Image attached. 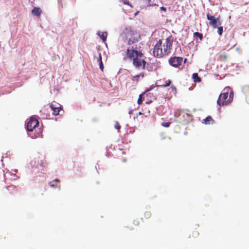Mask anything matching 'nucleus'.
Wrapping results in <instances>:
<instances>
[{"label": "nucleus", "instance_id": "obj_1", "mask_svg": "<svg viewBox=\"0 0 249 249\" xmlns=\"http://www.w3.org/2000/svg\"><path fill=\"white\" fill-rule=\"evenodd\" d=\"M138 49L137 45H135V47H129L126 50V56L129 59L132 60L133 65L135 67L144 70L146 62L143 58V54L141 51H138Z\"/></svg>", "mask_w": 249, "mask_h": 249}, {"label": "nucleus", "instance_id": "obj_2", "mask_svg": "<svg viewBox=\"0 0 249 249\" xmlns=\"http://www.w3.org/2000/svg\"><path fill=\"white\" fill-rule=\"evenodd\" d=\"M173 43V37L170 36L165 40L160 39L155 45L153 49V54L156 57H161L167 55L170 52Z\"/></svg>", "mask_w": 249, "mask_h": 249}, {"label": "nucleus", "instance_id": "obj_3", "mask_svg": "<svg viewBox=\"0 0 249 249\" xmlns=\"http://www.w3.org/2000/svg\"><path fill=\"white\" fill-rule=\"evenodd\" d=\"M127 41V45L130 46L137 43L140 39V35L136 31L130 28H126L123 32Z\"/></svg>", "mask_w": 249, "mask_h": 249}, {"label": "nucleus", "instance_id": "obj_4", "mask_svg": "<svg viewBox=\"0 0 249 249\" xmlns=\"http://www.w3.org/2000/svg\"><path fill=\"white\" fill-rule=\"evenodd\" d=\"M233 97V94L231 92L230 93L228 92H223L219 95L217 104L219 106L228 105L232 101Z\"/></svg>", "mask_w": 249, "mask_h": 249}, {"label": "nucleus", "instance_id": "obj_5", "mask_svg": "<svg viewBox=\"0 0 249 249\" xmlns=\"http://www.w3.org/2000/svg\"><path fill=\"white\" fill-rule=\"evenodd\" d=\"M207 18L208 20H210L209 25L213 28H216L221 25L219 18H216L214 16H211L209 14H207Z\"/></svg>", "mask_w": 249, "mask_h": 249}, {"label": "nucleus", "instance_id": "obj_6", "mask_svg": "<svg viewBox=\"0 0 249 249\" xmlns=\"http://www.w3.org/2000/svg\"><path fill=\"white\" fill-rule=\"evenodd\" d=\"M39 124L38 120L34 117H31L27 124V129L29 131H32L37 125Z\"/></svg>", "mask_w": 249, "mask_h": 249}, {"label": "nucleus", "instance_id": "obj_7", "mask_svg": "<svg viewBox=\"0 0 249 249\" xmlns=\"http://www.w3.org/2000/svg\"><path fill=\"white\" fill-rule=\"evenodd\" d=\"M183 58L181 57L174 56L169 59V63L174 67L177 68L181 65Z\"/></svg>", "mask_w": 249, "mask_h": 249}, {"label": "nucleus", "instance_id": "obj_8", "mask_svg": "<svg viewBox=\"0 0 249 249\" xmlns=\"http://www.w3.org/2000/svg\"><path fill=\"white\" fill-rule=\"evenodd\" d=\"M49 107L51 110L53 111V114L55 115H58L60 110L62 109V107L60 104H50Z\"/></svg>", "mask_w": 249, "mask_h": 249}, {"label": "nucleus", "instance_id": "obj_9", "mask_svg": "<svg viewBox=\"0 0 249 249\" xmlns=\"http://www.w3.org/2000/svg\"><path fill=\"white\" fill-rule=\"evenodd\" d=\"M242 91L244 94L246 101L249 104V85H245L242 88Z\"/></svg>", "mask_w": 249, "mask_h": 249}, {"label": "nucleus", "instance_id": "obj_10", "mask_svg": "<svg viewBox=\"0 0 249 249\" xmlns=\"http://www.w3.org/2000/svg\"><path fill=\"white\" fill-rule=\"evenodd\" d=\"M202 123L205 124H213L214 123V121L213 119L211 116H208L205 119L202 120Z\"/></svg>", "mask_w": 249, "mask_h": 249}, {"label": "nucleus", "instance_id": "obj_11", "mask_svg": "<svg viewBox=\"0 0 249 249\" xmlns=\"http://www.w3.org/2000/svg\"><path fill=\"white\" fill-rule=\"evenodd\" d=\"M228 57V54L227 53L225 52H221L219 57V59L221 61H225L227 59Z\"/></svg>", "mask_w": 249, "mask_h": 249}, {"label": "nucleus", "instance_id": "obj_12", "mask_svg": "<svg viewBox=\"0 0 249 249\" xmlns=\"http://www.w3.org/2000/svg\"><path fill=\"white\" fill-rule=\"evenodd\" d=\"M41 10L38 7H34L32 11V13L33 15L36 16H39L41 14Z\"/></svg>", "mask_w": 249, "mask_h": 249}, {"label": "nucleus", "instance_id": "obj_13", "mask_svg": "<svg viewBox=\"0 0 249 249\" xmlns=\"http://www.w3.org/2000/svg\"><path fill=\"white\" fill-rule=\"evenodd\" d=\"M49 184L51 187H59V180L58 179H54V180L50 182Z\"/></svg>", "mask_w": 249, "mask_h": 249}, {"label": "nucleus", "instance_id": "obj_14", "mask_svg": "<svg viewBox=\"0 0 249 249\" xmlns=\"http://www.w3.org/2000/svg\"><path fill=\"white\" fill-rule=\"evenodd\" d=\"M144 76V72H142L139 74L136 75L133 77V80L138 82L140 78H143Z\"/></svg>", "mask_w": 249, "mask_h": 249}, {"label": "nucleus", "instance_id": "obj_15", "mask_svg": "<svg viewBox=\"0 0 249 249\" xmlns=\"http://www.w3.org/2000/svg\"><path fill=\"white\" fill-rule=\"evenodd\" d=\"M98 35L100 36V38L102 39L103 41H105L106 40L107 38V33L102 32V33H99Z\"/></svg>", "mask_w": 249, "mask_h": 249}, {"label": "nucleus", "instance_id": "obj_16", "mask_svg": "<svg viewBox=\"0 0 249 249\" xmlns=\"http://www.w3.org/2000/svg\"><path fill=\"white\" fill-rule=\"evenodd\" d=\"M192 77L194 79V82H201V78L198 76V74L197 73H194L193 74Z\"/></svg>", "mask_w": 249, "mask_h": 249}, {"label": "nucleus", "instance_id": "obj_17", "mask_svg": "<svg viewBox=\"0 0 249 249\" xmlns=\"http://www.w3.org/2000/svg\"><path fill=\"white\" fill-rule=\"evenodd\" d=\"M193 36L194 37H198L200 40H202L203 39V35L201 33H199L198 32H195L194 33Z\"/></svg>", "mask_w": 249, "mask_h": 249}, {"label": "nucleus", "instance_id": "obj_18", "mask_svg": "<svg viewBox=\"0 0 249 249\" xmlns=\"http://www.w3.org/2000/svg\"><path fill=\"white\" fill-rule=\"evenodd\" d=\"M223 32V28L222 26H219L217 28V33L219 36H221Z\"/></svg>", "mask_w": 249, "mask_h": 249}, {"label": "nucleus", "instance_id": "obj_19", "mask_svg": "<svg viewBox=\"0 0 249 249\" xmlns=\"http://www.w3.org/2000/svg\"><path fill=\"white\" fill-rule=\"evenodd\" d=\"M171 83V81L170 80H168L165 81V84L162 85L158 86L159 87H166L169 86Z\"/></svg>", "mask_w": 249, "mask_h": 249}, {"label": "nucleus", "instance_id": "obj_20", "mask_svg": "<svg viewBox=\"0 0 249 249\" xmlns=\"http://www.w3.org/2000/svg\"><path fill=\"white\" fill-rule=\"evenodd\" d=\"M151 216V212L149 211H146L144 213V216L145 218L148 219Z\"/></svg>", "mask_w": 249, "mask_h": 249}, {"label": "nucleus", "instance_id": "obj_21", "mask_svg": "<svg viewBox=\"0 0 249 249\" xmlns=\"http://www.w3.org/2000/svg\"><path fill=\"white\" fill-rule=\"evenodd\" d=\"M114 127L116 129H117L119 131H120V129H121V126L118 121L115 122Z\"/></svg>", "mask_w": 249, "mask_h": 249}, {"label": "nucleus", "instance_id": "obj_22", "mask_svg": "<svg viewBox=\"0 0 249 249\" xmlns=\"http://www.w3.org/2000/svg\"><path fill=\"white\" fill-rule=\"evenodd\" d=\"M199 235V232L198 231L195 230L194 231L192 232V237L194 238H196Z\"/></svg>", "mask_w": 249, "mask_h": 249}, {"label": "nucleus", "instance_id": "obj_23", "mask_svg": "<svg viewBox=\"0 0 249 249\" xmlns=\"http://www.w3.org/2000/svg\"><path fill=\"white\" fill-rule=\"evenodd\" d=\"M142 95H143V94H141L139 95V98L137 101V103L139 105L141 104L142 102V101H143L142 100Z\"/></svg>", "mask_w": 249, "mask_h": 249}, {"label": "nucleus", "instance_id": "obj_24", "mask_svg": "<svg viewBox=\"0 0 249 249\" xmlns=\"http://www.w3.org/2000/svg\"><path fill=\"white\" fill-rule=\"evenodd\" d=\"M174 116L177 119V121H178V109H177L175 111Z\"/></svg>", "mask_w": 249, "mask_h": 249}, {"label": "nucleus", "instance_id": "obj_25", "mask_svg": "<svg viewBox=\"0 0 249 249\" xmlns=\"http://www.w3.org/2000/svg\"><path fill=\"white\" fill-rule=\"evenodd\" d=\"M99 68L102 71H103L104 65H103V62L101 61V62L100 63H99Z\"/></svg>", "mask_w": 249, "mask_h": 249}, {"label": "nucleus", "instance_id": "obj_26", "mask_svg": "<svg viewBox=\"0 0 249 249\" xmlns=\"http://www.w3.org/2000/svg\"><path fill=\"white\" fill-rule=\"evenodd\" d=\"M133 224L136 226H138L140 224V222L138 219H135L133 221Z\"/></svg>", "mask_w": 249, "mask_h": 249}, {"label": "nucleus", "instance_id": "obj_27", "mask_svg": "<svg viewBox=\"0 0 249 249\" xmlns=\"http://www.w3.org/2000/svg\"><path fill=\"white\" fill-rule=\"evenodd\" d=\"M97 61L99 62V63H100L101 62V61H102V56H101V53H99V57L97 59Z\"/></svg>", "mask_w": 249, "mask_h": 249}, {"label": "nucleus", "instance_id": "obj_28", "mask_svg": "<svg viewBox=\"0 0 249 249\" xmlns=\"http://www.w3.org/2000/svg\"><path fill=\"white\" fill-rule=\"evenodd\" d=\"M170 122H168V123H165L164 124H163V125L164 126V127H168L170 126Z\"/></svg>", "mask_w": 249, "mask_h": 249}, {"label": "nucleus", "instance_id": "obj_29", "mask_svg": "<svg viewBox=\"0 0 249 249\" xmlns=\"http://www.w3.org/2000/svg\"><path fill=\"white\" fill-rule=\"evenodd\" d=\"M8 187H5L3 188L2 191L4 194H6V190H7L8 189Z\"/></svg>", "mask_w": 249, "mask_h": 249}, {"label": "nucleus", "instance_id": "obj_30", "mask_svg": "<svg viewBox=\"0 0 249 249\" xmlns=\"http://www.w3.org/2000/svg\"><path fill=\"white\" fill-rule=\"evenodd\" d=\"M124 4H127V5H129V2H128V1L125 0V1H124Z\"/></svg>", "mask_w": 249, "mask_h": 249}, {"label": "nucleus", "instance_id": "obj_31", "mask_svg": "<svg viewBox=\"0 0 249 249\" xmlns=\"http://www.w3.org/2000/svg\"><path fill=\"white\" fill-rule=\"evenodd\" d=\"M160 9H161L162 10H163V11H166V8H165V7H161L160 8Z\"/></svg>", "mask_w": 249, "mask_h": 249}, {"label": "nucleus", "instance_id": "obj_32", "mask_svg": "<svg viewBox=\"0 0 249 249\" xmlns=\"http://www.w3.org/2000/svg\"><path fill=\"white\" fill-rule=\"evenodd\" d=\"M172 88L174 89L175 90H176V88L174 86H172Z\"/></svg>", "mask_w": 249, "mask_h": 249}, {"label": "nucleus", "instance_id": "obj_33", "mask_svg": "<svg viewBox=\"0 0 249 249\" xmlns=\"http://www.w3.org/2000/svg\"><path fill=\"white\" fill-rule=\"evenodd\" d=\"M150 90V89H148L146 90L145 91V92H147V91H149Z\"/></svg>", "mask_w": 249, "mask_h": 249}, {"label": "nucleus", "instance_id": "obj_34", "mask_svg": "<svg viewBox=\"0 0 249 249\" xmlns=\"http://www.w3.org/2000/svg\"><path fill=\"white\" fill-rule=\"evenodd\" d=\"M139 115H142V112H140L139 113Z\"/></svg>", "mask_w": 249, "mask_h": 249}, {"label": "nucleus", "instance_id": "obj_35", "mask_svg": "<svg viewBox=\"0 0 249 249\" xmlns=\"http://www.w3.org/2000/svg\"><path fill=\"white\" fill-rule=\"evenodd\" d=\"M166 138L165 137L162 138V140L165 139Z\"/></svg>", "mask_w": 249, "mask_h": 249}, {"label": "nucleus", "instance_id": "obj_36", "mask_svg": "<svg viewBox=\"0 0 249 249\" xmlns=\"http://www.w3.org/2000/svg\"><path fill=\"white\" fill-rule=\"evenodd\" d=\"M130 230H132V229H133V228H132V227H130Z\"/></svg>", "mask_w": 249, "mask_h": 249}, {"label": "nucleus", "instance_id": "obj_37", "mask_svg": "<svg viewBox=\"0 0 249 249\" xmlns=\"http://www.w3.org/2000/svg\"><path fill=\"white\" fill-rule=\"evenodd\" d=\"M130 230H132V229H133V228H132V227H130Z\"/></svg>", "mask_w": 249, "mask_h": 249}]
</instances>
